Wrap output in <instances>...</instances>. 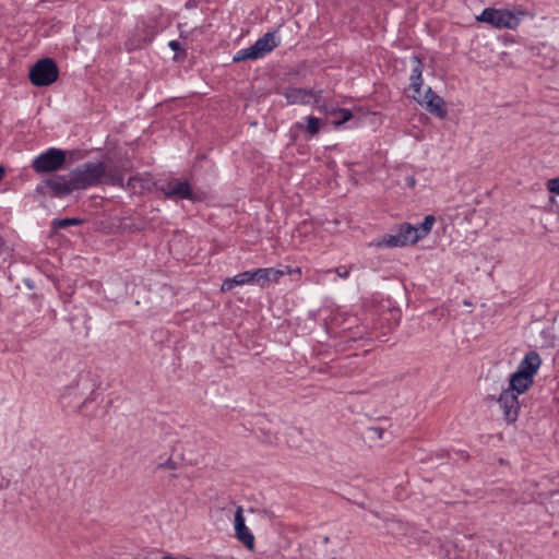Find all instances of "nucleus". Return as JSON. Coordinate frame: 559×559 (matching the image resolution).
I'll use <instances>...</instances> for the list:
<instances>
[{
    "instance_id": "1",
    "label": "nucleus",
    "mask_w": 559,
    "mask_h": 559,
    "mask_svg": "<svg viewBox=\"0 0 559 559\" xmlns=\"http://www.w3.org/2000/svg\"><path fill=\"white\" fill-rule=\"evenodd\" d=\"M534 380L524 373L515 370L509 376V385L502 389L500 394L488 395V401H496L503 411V419L507 424H514L518 420L520 412L519 395L525 393L532 385Z\"/></svg>"
},
{
    "instance_id": "2",
    "label": "nucleus",
    "mask_w": 559,
    "mask_h": 559,
    "mask_svg": "<svg viewBox=\"0 0 559 559\" xmlns=\"http://www.w3.org/2000/svg\"><path fill=\"white\" fill-rule=\"evenodd\" d=\"M105 164L103 162H86L70 170L69 176L74 191L86 190L103 183Z\"/></svg>"
},
{
    "instance_id": "3",
    "label": "nucleus",
    "mask_w": 559,
    "mask_h": 559,
    "mask_svg": "<svg viewBox=\"0 0 559 559\" xmlns=\"http://www.w3.org/2000/svg\"><path fill=\"white\" fill-rule=\"evenodd\" d=\"M158 191L169 200H188L193 203H200L207 199L206 191L193 189L188 180L176 179L174 181L160 182Z\"/></svg>"
},
{
    "instance_id": "4",
    "label": "nucleus",
    "mask_w": 559,
    "mask_h": 559,
    "mask_svg": "<svg viewBox=\"0 0 559 559\" xmlns=\"http://www.w3.org/2000/svg\"><path fill=\"white\" fill-rule=\"evenodd\" d=\"M68 151L49 147L36 156L32 162V168L36 174H56L67 166Z\"/></svg>"
},
{
    "instance_id": "5",
    "label": "nucleus",
    "mask_w": 559,
    "mask_h": 559,
    "mask_svg": "<svg viewBox=\"0 0 559 559\" xmlns=\"http://www.w3.org/2000/svg\"><path fill=\"white\" fill-rule=\"evenodd\" d=\"M74 191L71 185L70 176L53 174L40 182L35 188V193L43 198L63 199Z\"/></svg>"
},
{
    "instance_id": "6",
    "label": "nucleus",
    "mask_w": 559,
    "mask_h": 559,
    "mask_svg": "<svg viewBox=\"0 0 559 559\" xmlns=\"http://www.w3.org/2000/svg\"><path fill=\"white\" fill-rule=\"evenodd\" d=\"M276 32H267L250 47L238 50L234 57V62L248 60H258L273 51L280 45V39L275 36Z\"/></svg>"
},
{
    "instance_id": "7",
    "label": "nucleus",
    "mask_w": 559,
    "mask_h": 559,
    "mask_svg": "<svg viewBox=\"0 0 559 559\" xmlns=\"http://www.w3.org/2000/svg\"><path fill=\"white\" fill-rule=\"evenodd\" d=\"M59 67L55 59L45 57L37 60L28 72L29 82L36 87L50 86L59 79Z\"/></svg>"
},
{
    "instance_id": "8",
    "label": "nucleus",
    "mask_w": 559,
    "mask_h": 559,
    "mask_svg": "<svg viewBox=\"0 0 559 559\" xmlns=\"http://www.w3.org/2000/svg\"><path fill=\"white\" fill-rule=\"evenodd\" d=\"M476 20L499 29H516L521 23V19L513 11L495 8H485Z\"/></svg>"
},
{
    "instance_id": "9",
    "label": "nucleus",
    "mask_w": 559,
    "mask_h": 559,
    "mask_svg": "<svg viewBox=\"0 0 559 559\" xmlns=\"http://www.w3.org/2000/svg\"><path fill=\"white\" fill-rule=\"evenodd\" d=\"M160 181L153 180L150 174H136L131 176L126 182V189L132 193L152 192L154 189L158 191Z\"/></svg>"
},
{
    "instance_id": "10",
    "label": "nucleus",
    "mask_w": 559,
    "mask_h": 559,
    "mask_svg": "<svg viewBox=\"0 0 559 559\" xmlns=\"http://www.w3.org/2000/svg\"><path fill=\"white\" fill-rule=\"evenodd\" d=\"M234 526L236 538L248 549L254 548V536L251 531L246 526V519L243 515L242 507H238L235 512Z\"/></svg>"
},
{
    "instance_id": "11",
    "label": "nucleus",
    "mask_w": 559,
    "mask_h": 559,
    "mask_svg": "<svg viewBox=\"0 0 559 559\" xmlns=\"http://www.w3.org/2000/svg\"><path fill=\"white\" fill-rule=\"evenodd\" d=\"M286 98L287 105H308L310 104L313 88L287 86L282 92H277Z\"/></svg>"
},
{
    "instance_id": "12",
    "label": "nucleus",
    "mask_w": 559,
    "mask_h": 559,
    "mask_svg": "<svg viewBox=\"0 0 559 559\" xmlns=\"http://www.w3.org/2000/svg\"><path fill=\"white\" fill-rule=\"evenodd\" d=\"M323 126V120L314 117L307 116L304 121H297L293 124L290 132L298 131L304 134L306 140H311L316 135L319 134L321 128Z\"/></svg>"
},
{
    "instance_id": "13",
    "label": "nucleus",
    "mask_w": 559,
    "mask_h": 559,
    "mask_svg": "<svg viewBox=\"0 0 559 559\" xmlns=\"http://www.w3.org/2000/svg\"><path fill=\"white\" fill-rule=\"evenodd\" d=\"M540 365L542 359L539 354L535 350H530L520 361L516 370L534 380Z\"/></svg>"
},
{
    "instance_id": "14",
    "label": "nucleus",
    "mask_w": 559,
    "mask_h": 559,
    "mask_svg": "<svg viewBox=\"0 0 559 559\" xmlns=\"http://www.w3.org/2000/svg\"><path fill=\"white\" fill-rule=\"evenodd\" d=\"M103 183H106V185H109L112 187H118L121 189H126V182H124L122 169L117 165H115L112 167H107L105 165V174H104Z\"/></svg>"
},
{
    "instance_id": "15",
    "label": "nucleus",
    "mask_w": 559,
    "mask_h": 559,
    "mask_svg": "<svg viewBox=\"0 0 559 559\" xmlns=\"http://www.w3.org/2000/svg\"><path fill=\"white\" fill-rule=\"evenodd\" d=\"M426 105V109L433 116L444 119L448 116L447 104L441 96H436L431 98L429 102H424Z\"/></svg>"
},
{
    "instance_id": "16",
    "label": "nucleus",
    "mask_w": 559,
    "mask_h": 559,
    "mask_svg": "<svg viewBox=\"0 0 559 559\" xmlns=\"http://www.w3.org/2000/svg\"><path fill=\"white\" fill-rule=\"evenodd\" d=\"M85 223L84 218L80 217H63V218H53L50 222V233L55 235L61 229H66L70 226H80Z\"/></svg>"
},
{
    "instance_id": "17",
    "label": "nucleus",
    "mask_w": 559,
    "mask_h": 559,
    "mask_svg": "<svg viewBox=\"0 0 559 559\" xmlns=\"http://www.w3.org/2000/svg\"><path fill=\"white\" fill-rule=\"evenodd\" d=\"M397 233L405 246L414 245L419 241L415 225H412L411 223H402L399 226Z\"/></svg>"
},
{
    "instance_id": "18",
    "label": "nucleus",
    "mask_w": 559,
    "mask_h": 559,
    "mask_svg": "<svg viewBox=\"0 0 559 559\" xmlns=\"http://www.w3.org/2000/svg\"><path fill=\"white\" fill-rule=\"evenodd\" d=\"M249 277H250L249 271H245V272L236 274L233 277H228V278L224 280V282L221 286V290L223 293L230 292L235 286L250 284Z\"/></svg>"
},
{
    "instance_id": "19",
    "label": "nucleus",
    "mask_w": 559,
    "mask_h": 559,
    "mask_svg": "<svg viewBox=\"0 0 559 559\" xmlns=\"http://www.w3.org/2000/svg\"><path fill=\"white\" fill-rule=\"evenodd\" d=\"M372 246H376L378 248L388 247V248H396V247H404V242L402 241L399 233L391 235L385 234L381 237L379 240H374L371 242Z\"/></svg>"
},
{
    "instance_id": "20",
    "label": "nucleus",
    "mask_w": 559,
    "mask_h": 559,
    "mask_svg": "<svg viewBox=\"0 0 559 559\" xmlns=\"http://www.w3.org/2000/svg\"><path fill=\"white\" fill-rule=\"evenodd\" d=\"M353 117L354 116H353V112L350 109L340 108L338 106H336L330 118H332V123H333L334 128L338 129L344 123L352 120Z\"/></svg>"
},
{
    "instance_id": "21",
    "label": "nucleus",
    "mask_w": 559,
    "mask_h": 559,
    "mask_svg": "<svg viewBox=\"0 0 559 559\" xmlns=\"http://www.w3.org/2000/svg\"><path fill=\"white\" fill-rule=\"evenodd\" d=\"M249 273L250 284H254L260 286L261 288H264L265 285L270 282L266 267L254 269L252 271H249Z\"/></svg>"
},
{
    "instance_id": "22",
    "label": "nucleus",
    "mask_w": 559,
    "mask_h": 559,
    "mask_svg": "<svg viewBox=\"0 0 559 559\" xmlns=\"http://www.w3.org/2000/svg\"><path fill=\"white\" fill-rule=\"evenodd\" d=\"M435 222L436 217L433 215H426L424 221L415 226L419 240L425 238L431 231Z\"/></svg>"
},
{
    "instance_id": "23",
    "label": "nucleus",
    "mask_w": 559,
    "mask_h": 559,
    "mask_svg": "<svg viewBox=\"0 0 559 559\" xmlns=\"http://www.w3.org/2000/svg\"><path fill=\"white\" fill-rule=\"evenodd\" d=\"M267 269V276L269 281L273 283H278L280 280L286 275L292 274L294 270L290 266H285V269H274V267H266ZM295 271L300 274V269L296 267Z\"/></svg>"
},
{
    "instance_id": "24",
    "label": "nucleus",
    "mask_w": 559,
    "mask_h": 559,
    "mask_svg": "<svg viewBox=\"0 0 559 559\" xmlns=\"http://www.w3.org/2000/svg\"><path fill=\"white\" fill-rule=\"evenodd\" d=\"M143 32H144L145 36L142 39H139L136 43L131 41L130 49L142 48L143 46H145L152 41V39L155 35L154 26L145 24L143 26Z\"/></svg>"
},
{
    "instance_id": "25",
    "label": "nucleus",
    "mask_w": 559,
    "mask_h": 559,
    "mask_svg": "<svg viewBox=\"0 0 559 559\" xmlns=\"http://www.w3.org/2000/svg\"><path fill=\"white\" fill-rule=\"evenodd\" d=\"M546 186L548 191L551 193L550 201L557 207L559 213V177L549 179Z\"/></svg>"
},
{
    "instance_id": "26",
    "label": "nucleus",
    "mask_w": 559,
    "mask_h": 559,
    "mask_svg": "<svg viewBox=\"0 0 559 559\" xmlns=\"http://www.w3.org/2000/svg\"><path fill=\"white\" fill-rule=\"evenodd\" d=\"M380 320L381 321H386L388 322V330L392 331L393 329H395L399 325L400 313L396 310H394V311L393 310H388V311L382 312V314L380 317Z\"/></svg>"
},
{
    "instance_id": "27",
    "label": "nucleus",
    "mask_w": 559,
    "mask_h": 559,
    "mask_svg": "<svg viewBox=\"0 0 559 559\" xmlns=\"http://www.w3.org/2000/svg\"><path fill=\"white\" fill-rule=\"evenodd\" d=\"M313 107L318 109L320 112L324 114L326 117H331L336 106L332 104H328L325 100L316 99L313 102Z\"/></svg>"
},
{
    "instance_id": "28",
    "label": "nucleus",
    "mask_w": 559,
    "mask_h": 559,
    "mask_svg": "<svg viewBox=\"0 0 559 559\" xmlns=\"http://www.w3.org/2000/svg\"><path fill=\"white\" fill-rule=\"evenodd\" d=\"M388 431L379 426H372L367 428V436L370 440H382Z\"/></svg>"
},
{
    "instance_id": "29",
    "label": "nucleus",
    "mask_w": 559,
    "mask_h": 559,
    "mask_svg": "<svg viewBox=\"0 0 559 559\" xmlns=\"http://www.w3.org/2000/svg\"><path fill=\"white\" fill-rule=\"evenodd\" d=\"M412 61V73L411 76H421L424 63L421 58L418 55H413L411 58Z\"/></svg>"
},
{
    "instance_id": "30",
    "label": "nucleus",
    "mask_w": 559,
    "mask_h": 559,
    "mask_svg": "<svg viewBox=\"0 0 559 559\" xmlns=\"http://www.w3.org/2000/svg\"><path fill=\"white\" fill-rule=\"evenodd\" d=\"M409 80H411V88L414 91L415 95L413 96V98L421 104V100L419 98H417L416 95H420V90H421V86H423V76H409Z\"/></svg>"
},
{
    "instance_id": "31",
    "label": "nucleus",
    "mask_w": 559,
    "mask_h": 559,
    "mask_svg": "<svg viewBox=\"0 0 559 559\" xmlns=\"http://www.w3.org/2000/svg\"><path fill=\"white\" fill-rule=\"evenodd\" d=\"M168 47L176 53L175 59H185L187 57V50L182 48L178 40H170Z\"/></svg>"
},
{
    "instance_id": "32",
    "label": "nucleus",
    "mask_w": 559,
    "mask_h": 559,
    "mask_svg": "<svg viewBox=\"0 0 559 559\" xmlns=\"http://www.w3.org/2000/svg\"><path fill=\"white\" fill-rule=\"evenodd\" d=\"M157 468H168V469H177L178 468V463L176 461H174L171 457H168L165 462L163 463H159L157 465Z\"/></svg>"
},
{
    "instance_id": "33",
    "label": "nucleus",
    "mask_w": 559,
    "mask_h": 559,
    "mask_svg": "<svg viewBox=\"0 0 559 559\" xmlns=\"http://www.w3.org/2000/svg\"><path fill=\"white\" fill-rule=\"evenodd\" d=\"M334 272L341 277V278H347L350 273V267H347L345 265H341L334 269Z\"/></svg>"
},
{
    "instance_id": "34",
    "label": "nucleus",
    "mask_w": 559,
    "mask_h": 559,
    "mask_svg": "<svg viewBox=\"0 0 559 559\" xmlns=\"http://www.w3.org/2000/svg\"><path fill=\"white\" fill-rule=\"evenodd\" d=\"M385 335H346L344 336L346 340H353V341H356V340H360V338H364V337H368V338H383Z\"/></svg>"
},
{
    "instance_id": "35",
    "label": "nucleus",
    "mask_w": 559,
    "mask_h": 559,
    "mask_svg": "<svg viewBox=\"0 0 559 559\" xmlns=\"http://www.w3.org/2000/svg\"><path fill=\"white\" fill-rule=\"evenodd\" d=\"M74 290H70V292H61L60 293V298L61 300L63 301V304H68L71 301V298H72V295H73Z\"/></svg>"
},
{
    "instance_id": "36",
    "label": "nucleus",
    "mask_w": 559,
    "mask_h": 559,
    "mask_svg": "<svg viewBox=\"0 0 559 559\" xmlns=\"http://www.w3.org/2000/svg\"><path fill=\"white\" fill-rule=\"evenodd\" d=\"M436 96H438V94L431 87H428L424 96V102H429L431 98H435Z\"/></svg>"
},
{
    "instance_id": "37",
    "label": "nucleus",
    "mask_w": 559,
    "mask_h": 559,
    "mask_svg": "<svg viewBox=\"0 0 559 559\" xmlns=\"http://www.w3.org/2000/svg\"><path fill=\"white\" fill-rule=\"evenodd\" d=\"M417 181L414 176H407L405 178V186L408 188H414L416 186Z\"/></svg>"
},
{
    "instance_id": "38",
    "label": "nucleus",
    "mask_w": 559,
    "mask_h": 559,
    "mask_svg": "<svg viewBox=\"0 0 559 559\" xmlns=\"http://www.w3.org/2000/svg\"><path fill=\"white\" fill-rule=\"evenodd\" d=\"M321 95H322V90H318V91L313 90V95H311V98H313V102L316 99L321 100L322 99Z\"/></svg>"
},
{
    "instance_id": "39",
    "label": "nucleus",
    "mask_w": 559,
    "mask_h": 559,
    "mask_svg": "<svg viewBox=\"0 0 559 559\" xmlns=\"http://www.w3.org/2000/svg\"><path fill=\"white\" fill-rule=\"evenodd\" d=\"M4 176H5V168L2 165H0V181L4 178Z\"/></svg>"
},
{
    "instance_id": "40",
    "label": "nucleus",
    "mask_w": 559,
    "mask_h": 559,
    "mask_svg": "<svg viewBox=\"0 0 559 559\" xmlns=\"http://www.w3.org/2000/svg\"><path fill=\"white\" fill-rule=\"evenodd\" d=\"M460 455L462 459H464L465 461H467L469 459V455L467 452L465 451H460Z\"/></svg>"
},
{
    "instance_id": "41",
    "label": "nucleus",
    "mask_w": 559,
    "mask_h": 559,
    "mask_svg": "<svg viewBox=\"0 0 559 559\" xmlns=\"http://www.w3.org/2000/svg\"><path fill=\"white\" fill-rule=\"evenodd\" d=\"M91 402V397H86L80 405V408L85 407Z\"/></svg>"
},
{
    "instance_id": "42",
    "label": "nucleus",
    "mask_w": 559,
    "mask_h": 559,
    "mask_svg": "<svg viewBox=\"0 0 559 559\" xmlns=\"http://www.w3.org/2000/svg\"><path fill=\"white\" fill-rule=\"evenodd\" d=\"M4 240L0 237V253L3 251Z\"/></svg>"
},
{
    "instance_id": "43",
    "label": "nucleus",
    "mask_w": 559,
    "mask_h": 559,
    "mask_svg": "<svg viewBox=\"0 0 559 559\" xmlns=\"http://www.w3.org/2000/svg\"><path fill=\"white\" fill-rule=\"evenodd\" d=\"M121 169L128 170V168L120 167ZM129 169H132V166H129Z\"/></svg>"
},
{
    "instance_id": "44",
    "label": "nucleus",
    "mask_w": 559,
    "mask_h": 559,
    "mask_svg": "<svg viewBox=\"0 0 559 559\" xmlns=\"http://www.w3.org/2000/svg\"><path fill=\"white\" fill-rule=\"evenodd\" d=\"M519 14L525 15L524 11H519Z\"/></svg>"
}]
</instances>
